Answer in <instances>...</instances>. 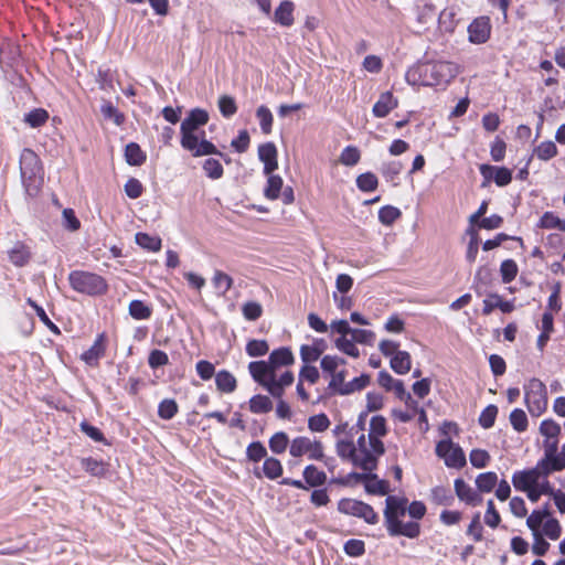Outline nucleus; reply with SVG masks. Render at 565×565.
I'll return each mask as SVG.
<instances>
[{
	"mask_svg": "<svg viewBox=\"0 0 565 565\" xmlns=\"http://www.w3.org/2000/svg\"><path fill=\"white\" fill-rule=\"evenodd\" d=\"M210 119L209 113L202 108L191 109L180 126L181 146L184 150L192 153L193 157H203L210 154H224L209 140L205 139V132L198 134L199 129L206 125Z\"/></svg>",
	"mask_w": 565,
	"mask_h": 565,
	"instance_id": "f257e3e1",
	"label": "nucleus"
},
{
	"mask_svg": "<svg viewBox=\"0 0 565 565\" xmlns=\"http://www.w3.org/2000/svg\"><path fill=\"white\" fill-rule=\"evenodd\" d=\"M458 74V66L447 61H427L411 67L406 79L412 85L436 86L449 83Z\"/></svg>",
	"mask_w": 565,
	"mask_h": 565,
	"instance_id": "f03ea898",
	"label": "nucleus"
},
{
	"mask_svg": "<svg viewBox=\"0 0 565 565\" xmlns=\"http://www.w3.org/2000/svg\"><path fill=\"white\" fill-rule=\"evenodd\" d=\"M21 178L29 195L38 194L42 180V163L31 149H24L20 156Z\"/></svg>",
	"mask_w": 565,
	"mask_h": 565,
	"instance_id": "7ed1b4c3",
	"label": "nucleus"
},
{
	"mask_svg": "<svg viewBox=\"0 0 565 565\" xmlns=\"http://www.w3.org/2000/svg\"><path fill=\"white\" fill-rule=\"evenodd\" d=\"M68 281L75 291L88 296H100L106 294L108 289V285L102 276L84 270L70 273Z\"/></svg>",
	"mask_w": 565,
	"mask_h": 565,
	"instance_id": "20e7f679",
	"label": "nucleus"
},
{
	"mask_svg": "<svg viewBox=\"0 0 565 565\" xmlns=\"http://www.w3.org/2000/svg\"><path fill=\"white\" fill-rule=\"evenodd\" d=\"M525 403L532 416L542 415L547 407V390L539 379H532L524 386Z\"/></svg>",
	"mask_w": 565,
	"mask_h": 565,
	"instance_id": "39448f33",
	"label": "nucleus"
},
{
	"mask_svg": "<svg viewBox=\"0 0 565 565\" xmlns=\"http://www.w3.org/2000/svg\"><path fill=\"white\" fill-rule=\"evenodd\" d=\"M339 512L352 516L363 519L369 524H376L379 522V515L374 509L363 502L355 499H341L338 503Z\"/></svg>",
	"mask_w": 565,
	"mask_h": 565,
	"instance_id": "423d86ee",
	"label": "nucleus"
},
{
	"mask_svg": "<svg viewBox=\"0 0 565 565\" xmlns=\"http://www.w3.org/2000/svg\"><path fill=\"white\" fill-rule=\"evenodd\" d=\"M551 473H553L552 470L537 461L535 467L515 472L512 476V483L516 490L525 491L535 487L539 480L547 478Z\"/></svg>",
	"mask_w": 565,
	"mask_h": 565,
	"instance_id": "0eeeda50",
	"label": "nucleus"
},
{
	"mask_svg": "<svg viewBox=\"0 0 565 565\" xmlns=\"http://www.w3.org/2000/svg\"><path fill=\"white\" fill-rule=\"evenodd\" d=\"M289 454L292 457L307 455L310 460H321L323 446L319 440H311L309 437L299 436L290 441Z\"/></svg>",
	"mask_w": 565,
	"mask_h": 565,
	"instance_id": "6e6552de",
	"label": "nucleus"
},
{
	"mask_svg": "<svg viewBox=\"0 0 565 565\" xmlns=\"http://www.w3.org/2000/svg\"><path fill=\"white\" fill-rule=\"evenodd\" d=\"M436 455L445 460L450 468H461L466 465L462 449L450 439L440 440L436 446Z\"/></svg>",
	"mask_w": 565,
	"mask_h": 565,
	"instance_id": "1a4fd4ad",
	"label": "nucleus"
},
{
	"mask_svg": "<svg viewBox=\"0 0 565 565\" xmlns=\"http://www.w3.org/2000/svg\"><path fill=\"white\" fill-rule=\"evenodd\" d=\"M408 500L405 497L387 495L385 500L384 521L386 529L401 523V518L406 514Z\"/></svg>",
	"mask_w": 565,
	"mask_h": 565,
	"instance_id": "9d476101",
	"label": "nucleus"
},
{
	"mask_svg": "<svg viewBox=\"0 0 565 565\" xmlns=\"http://www.w3.org/2000/svg\"><path fill=\"white\" fill-rule=\"evenodd\" d=\"M468 34L471 43H486L491 34L490 19L488 17L476 18L468 26Z\"/></svg>",
	"mask_w": 565,
	"mask_h": 565,
	"instance_id": "9b49d317",
	"label": "nucleus"
},
{
	"mask_svg": "<svg viewBox=\"0 0 565 565\" xmlns=\"http://www.w3.org/2000/svg\"><path fill=\"white\" fill-rule=\"evenodd\" d=\"M558 438H544L542 444L544 455L539 460L540 463H543L553 472H556L557 467L564 463L563 461L558 460L561 452L558 450Z\"/></svg>",
	"mask_w": 565,
	"mask_h": 565,
	"instance_id": "f8f14e48",
	"label": "nucleus"
},
{
	"mask_svg": "<svg viewBox=\"0 0 565 565\" xmlns=\"http://www.w3.org/2000/svg\"><path fill=\"white\" fill-rule=\"evenodd\" d=\"M455 492L458 499L462 502H465L468 505L477 507L481 504L482 497L481 494L475 490L472 487H470L463 479H456L455 483Z\"/></svg>",
	"mask_w": 565,
	"mask_h": 565,
	"instance_id": "ddd939ff",
	"label": "nucleus"
},
{
	"mask_svg": "<svg viewBox=\"0 0 565 565\" xmlns=\"http://www.w3.org/2000/svg\"><path fill=\"white\" fill-rule=\"evenodd\" d=\"M259 160L264 163V173L270 174L278 168L277 148L273 142H266L258 147Z\"/></svg>",
	"mask_w": 565,
	"mask_h": 565,
	"instance_id": "4468645a",
	"label": "nucleus"
},
{
	"mask_svg": "<svg viewBox=\"0 0 565 565\" xmlns=\"http://www.w3.org/2000/svg\"><path fill=\"white\" fill-rule=\"evenodd\" d=\"M398 100L391 92H385L380 95L379 100L374 104L372 113L377 118L386 117L391 110L396 108Z\"/></svg>",
	"mask_w": 565,
	"mask_h": 565,
	"instance_id": "2eb2a0df",
	"label": "nucleus"
},
{
	"mask_svg": "<svg viewBox=\"0 0 565 565\" xmlns=\"http://www.w3.org/2000/svg\"><path fill=\"white\" fill-rule=\"evenodd\" d=\"M9 260L17 267L25 266L31 257L32 253L29 246L21 242H17L9 250H8Z\"/></svg>",
	"mask_w": 565,
	"mask_h": 565,
	"instance_id": "dca6fc26",
	"label": "nucleus"
},
{
	"mask_svg": "<svg viewBox=\"0 0 565 565\" xmlns=\"http://www.w3.org/2000/svg\"><path fill=\"white\" fill-rule=\"evenodd\" d=\"M104 342L105 335L99 334L94 344L82 354V360L90 366H96L98 364V360L105 354L106 348Z\"/></svg>",
	"mask_w": 565,
	"mask_h": 565,
	"instance_id": "f3484780",
	"label": "nucleus"
},
{
	"mask_svg": "<svg viewBox=\"0 0 565 565\" xmlns=\"http://www.w3.org/2000/svg\"><path fill=\"white\" fill-rule=\"evenodd\" d=\"M495 308H499L504 313H510L514 310V303L512 301L502 300L497 294H491L489 298L483 300L482 313L488 316Z\"/></svg>",
	"mask_w": 565,
	"mask_h": 565,
	"instance_id": "a211bd4d",
	"label": "nucleus"
},
{
	"mask_svg": "<svg viewBox=\"0 0 565 565\" xmlns=\"http://www.w3.org/2000/svg\"><path fill=\"white\" fill-rule=\"evenodd\" d=\"M248 370L253 379L258 382L260 385L270 379L276 373L271 370V366L268 362L265 361H254L248 365Z\"/></svg>",
	"mask_w": 565,
	"mask_h": 565,
	"instance_id": "6ab92c4d",
	"label": "nucleus"
},
{
	"mask_svg": "<svg viewBox=\"0 0 565 565\" xmlns=\"http://www.w3.org/2000/svg\"><path fill=\"white\" fill-rule=\"evenodd\" d=\"M294 355L290 349L288 348H279L274 350L268 359V364L271 366V370L275 372L277 367L290 365L294 363Z\"/></svg>",
	"mask_w": 565,
	"mask_h": 565,
	"instance_id": "aec40b11",
	"label": "nucleus"
},
{
	"mask_svg": "<svg viewBox=\"0 0 565 565\" xmlns=\"http://www.w3.org/2000/svg\"><path fill=\"white\" fill-rule=\"evenodd\" d=\"M387 532L391 536L403 535L409 539H415L419 535L420 526L417 522L403 523L401 521V523H397V525L388 529Z\"/></svg>",
	"mask_w": 565,
	"mask_h": 565,
	"instance_id": "412c9836",
	"label": "nucleus"
},
{
	"mask_svg": "<svg viewBox=\"0 0 565 565\" xmlns=\"http://www.w3.org/2000/svg\"><path fill=\"white\" fill-rule=\"evenodd\" d=\"M391 367L397 374H406L412 367L411 354L406 351H397L391 359Z\"/></svg>",
	"mask_w": 565,
	"mask_h": 565,
	"instance_id": "4be33fe9",
	"label": "nucleus"
},
{
	"mask_svg": "<svg viewBox=\"0 0 565 565\" xmlns=\"http://www.w3.org/2000/svg\"><path fill=\"white\" fill-rule=\"evenodd\" d=\"M353 465L360 467L364 471L371 472L376 468L377 457L373 455L370 450L366 451H358L352 459Z\"/></svg>",
	"mask_w": 565,
	"mask_h": 565,
	"instance_id": "5701e85b",
	"label": "nucleus"
},
{
	"mask_svg": "<svg viewBox=\"0 0 565 565\" xmlns=\"http://www.w3.org/2000/svg\"><path fill=\"white\" fill-rule=\"evenodd\" d=\"M215 384L217 390L223 393H233L237 386V382L234 375L225 370H222L216 373Z\"/></svg>",
	"mask_w": 565,
	"mask_h": 565,
	"instance_id": "b1692460",
	"label": "nucleus"
},
{
	"mask_svg": "<svg viewBox=\"0 0 565 565\" xmlns=\"http://www.w3.org/2000/svg\"><path fill=\"white\" fill-rule=\"evenodd\" d=\"M294 3L282 1L275 11V21L284 26H290L294 23Z\"/></svg>",
	"mask_w": 565,
	"mask_h": 565,
	"instance_id": "393cba45",
	"label": "nucleus"
},
{
	"mask_svg": "<svg viewBox=\"0 0 565 565\" xmlns=\"http://www.w3.org/2000/svg\"><path fill=\"white\" fill-rule=\"evenodd\" d=\"M125 158L130 166H141L147 159L146 153L136 142H130L126 146Z\"/></svg>",
	"mask_w": 565,
	"mask_h": 565,
	"instance_id": "a878e982",
	"label": "nucleus"
},
{
	"mask_svg": "<svg viewBox=\"0 0 565 565\" xmlns=\"http://www.w3.org/2000/svg\"><path fill=\"white\" fill-rule=\"evenodd\" d=\"M303 478L306 483L310 487H320L327 481L326 473L313 465H309L305 468Z\"/></svg>",
	"mask_w": 565,
	"mask_h": 565,
	"instance_id": "bb28decb",
	"label": "nucleus"
},
{
	"mask_svg": "<svg viewBox=\"0 0 565 565\" xmlns=\"http://www.w3.org/2000/svg\"><path fill=\"white\" fill-rule=\"evenodd\" d=\"M430 500L438 505L450 507L454 503V495L448 488L438 486L431 489Z\"/></svg>",
	"mask_w": 565,
	"mask_h": 565,
	"instance_id": "cd10ccee",
	"label": "nucleus"
},
{
	"mask_svg": "<svg viewBox=\"0 0 565 565\" xmlns=\"http://www.w3.org/2000/svg\"><path fill=\"white\" fill-rule=\"evenodd\" d=\"M267 175V185L264 190V194L269 200H277L280 196L284 181L279 175L273 173Z\"/></svg>",
	"mask_w": 565,
	"mask_h": 565,
	"instance_id": "c85d7f7f",
	"label": "nucleus"
},
{
	"mask_svg": "<svg viewBox=\"0 0 565 565\" xmlns=\"http://www.w3.org/2000/svg\"><path fill=\"white\" fill-rule=\"evenodd\" d=\"M256 118L258 119V122H259L263 134L269 135L273 130V121H274V117H273L270 109L265 105H260L256 109Z\"/></svg>",
	"mask_w": 565,
	"mask_h": 565,
	"instance_id": "c756f323",
	"label": "nucleus"
},
{
	"mask_svg": "<svg viewBox=\"0 0 565 565\" xmlns=\"http://www.w3.org/2000/svg\"><path fill=\"white\" fill-rule=\"evenodd\" d=\"M273 409V402L268 396L254 395L249 399V411L254 414H266Z\"/></svg>",
	"mask_w": 565,
	"mask_h": 565,
	"instance_id": "7c9ffc66",
	"label": "nucleus"
},
{
	"mask_svg": "<svg viewBox=\"0 0 565 565\" xmlns=\"http://www.w3.org/2000/svg\"><path fill=\"white\" fill-rule=\"evenodd\" d=\"M264 476L270 480H275L282 475L281 462L275 457H266L263 463Z\"/></svg>",
	"mask_w": 565,
	"mask_h": 565,
	"instance_id": "2f4dec72",
	"label": "nucleus"
},
{
	"mask_svg": "<svg viewBox=\"0 0 565 565\" xmlns=\"http://www.w3.org/2000/svg\"><path fill=\"white\" fill-rule=\"evenodd\" d=\"M497 483L498 476L492 471L480 473L476 479V486L480 492H491Z\"/></svg>",
	"mask_w": 565,
	"mask_h": 565,
	"instance_id": "473e14b6",
	"label": "nucleus"
},
{
	"mask_svg": "<svg viewBox=\"0 0 565 565\" xmlns=\"http://www.w3.org/2000/svg\"><path fill=\"white\" fill-rule=\"evenodd\" d=\"M129 315L136 320H146L151 317L152 309L141 300H132L128 307Z\"/></svg>",
	"mask_w": 565,
	"mask_h": 565,
	"instance_id": "72a5a7b5",
	"label": "nucleus"
},
{
	"mask_svg": "<svg viewBox=\"0 0 565 565\" xmlns=\"http://www.w3.org/2000/svg\"><path fill=\"white\" fill-rule=\"evenodd\" d=\"M136 243L150 252H158L161 248V238L158 236H151L147 233H137Z\"/></svg>",
	"mask_w": 565,
	"mask_h": 565,
	"instance_id": "f704fd0d",
	"label": "nucleus"
},
{
	"mask_svg": "<svg viewBox=\"0 0 565 565\" xmlns=\"http://www.w3.org/2000/svg\"><path fill=\"white\" fill-rule=\"evenodd\" d=\"M268 445L274 454H284L289 445L288 435L285 431H278L269 438Z\"/></svg>",
	"mask_w": 565,
	"mask_h": 565,
	"instance_id": "c9c22d12",
	"label": "nucleus"
},
{
	"mask_svg": "<svg viewBox=\"0 0 565 565\" xmlns=\"http://www.w3.org/2000/svg\"><path fill=\"white\" fill-rule=\"evenodd\" d=\"M544 537L556 541L562 535V526L555 518L547 519L541 527Z\"/></svg>",
	"mask_w": 565,
	"mask_h": 565,
	"instance_id": "e433bc0d",
	"label": "nucleus"
},
{
	"mask_svg": "<svg viewBox=\"0 0 565 565\" xmlns=\"http://www.w3.org/2000/svg\"><path fill=\"white\" fill-rule=\"evenodd\" d=\"M47 119L49 113L43 108H35L24 116V121L32 128L43 126Z\"/></svg>",
	"mask_w": 565,
	"mask_h": 565,
	"instance_id": "4c0bfd02",
	"label": "nucleus"
},
{
	"mask_svg": "<svg viewBox=\"0 0 565 565\" xmlns=\"http://www.w3.org/2000/svg\"><path fill=\"white\" fill-rule=\"evenodd\" d=\"M82 468L95 477H102L106 473L107 468L104 461L94 458L82 459Z\"/></svg>",
	"mask_w": 565,
	"mask_h": 565,
	"instance_id": "58836bf2",
	"label": "nucleus"
},
{
	"mask_svg": "<svg viewBox=\"0 0 565 565\" xmlns=\"http://www.w3.org/2000/svg\"><path fill=\"white\" fill-rule=\"evenodd\" d=\"M379 185L377 177L372 172H365L356 178V186L362 192H373Z\"/></svg>",
	"mask_w": 565,
	"mask_h": 565,
	"instance_id": "ea45409f",
	"label": "nucleus"
},
{
	"mask_svg": "<svg viewBox=\"0 0 565 565\" xmlns=\"http://www.w3.org/2000/svg\"><path fill=\"white\" fill-rule=\"evenodd\" d=\"M365 491L370 494L386 495L391 491L390 483L381 480L375 475V479H370L365 484Z\"/></svg>",
	"mask_w": 565,
	"mask_h": 565,
	"instance_id": "a19ab883",
	"label": "nucleus"
},
{
	"mask_svg": "<svg viewBox=\"0 0 565 565\" xmlns=\"http://www.w3.org/2000/svg\"><path fill=\"white\" fill-rule=\"evenodd\" d=\"M370 383V376L367 374H362L352 381L348 382L343 390L340 391V395H350L354 392L361 391L366 387Z\"/></svg>",
	"mask_w": 565,
	"mask_h": 565,
	"instance_id": "79ce46f5",
	"label": "nucleus"
},
{
	"mask_svg": "<svg viewBox=\"0 0 565 565\" xmlns=\"http://www.w3.org/2000/svg\"><path fill=\"white\" fill-rule=\"evenodd\" d=\"M510 423L514 430L522 433L525 431L529 425L527 416L521 408H515L510 414Z\"/></svg>",
	"mask_w": 565,
	"mask_h": 565,
	"instance_id": "37998d69",
	"label": "nucleus"
},
{
	"mask_svg": "<svg viewBox=\"0 0 565 565\" xmlns=\"http://www.w3.org/2000/svg\"><path fill=\"white\" fill-rule=\"evenodd\" d=\"M534 153L539 159L547 161L557 154V147L553 141H543L534 149Z\"/></svg>",
	"mask_w": 565,
	"mask_h": 565,
	"instance_id": "c03bdc74",
	"label": "nucleus"
},
{
	"mask_svg": "<svg viewBox=\"0 0 565 565\" xmlns=\"http://www.w3.org/2000/svg\"><path fill=\"white\" fill-rule=\"evenodd\" d=\"M248 460L258 462L267 457V449L260 441H253L246 449Z\"/></svg>",
	"mask_w": 565,
	"mask_h": 565,
	"instance_id": "a18cd8bd",
	"label": "nucleus"
},
{
	"mask_svg": "<svg viewBox=\"0 0 565 565\" xmlns=\"http://www.w3.org/2000/svg\"><path fill=\"white\" fill-rule=\"evenodd\" d=\"M218 109L223 117L230 118L237 111L235 99L228 95H222L218 98Z\"/></svg>",
	"mask_w": 565,
	"mask_h": 565,
	"instance_id": "49530a36",
	"label": "nucleus"
},
{
	"mask_svg": "<svg viewBox=\"0 0 565 565\" xmlns=\"http://www.w3.org/2000/svg\"><path fill=\"white\" fill-rule=\"evenodd\" d=\"M178 413V404L174 399L166 398L158 407V415L160 418L169 420Z\"/></svg>",
	"mask_w": 565,
	"mask_h": 565,
	"instance_id": "de8ad7c7",
	"label": "nucleus"
},
{
	"mask_svg": "<svg viewBox=\"0 0 565 565\" xmlns=\"http://www.w3.org/2000/svg\"><path fill=\"white\" fill-rule=\"evenodd\" d=\"M203 170L210 179L217 180L222 178L224 170L218 160L209 158L203 162Z\"/></svg>",
	"mask_w": 565,
	"mask_h": 565,
	"instance_id": "09e8293b",
	"label": "nucleus"
},
{
	"mask_svg": "<svg viewBox=\"0 0 565 565\" xmlns=\"http://www.w3.org/2000/svg\"><path fill=\"white\" fill-rule=\"evenodd\" d=\"M100 111L106 119L113 120L117 126L125 121V116L111 103L106 102L102 105Z\"/></svg>",
	"mask_w": 565,
	"mask_h": 565,
	"instance_id": "8fccbe9b",
	"label": "nucleus"
},
{
	"mask_svg": "<svg viewBox=\"0 0 565 565\" xmlns=\"http://www.w3.org/2000/svg\"><path fill=\"white\" fill-rule=\"evenodd\" d=\"M335 347L343 353L358 358L360 355L359 349L355 345V341L351 338H344L340 337L335 340Z\"/></svg>",
	"mask_w": 565,
	"mask_h": 565,
	"instance_id": "3c124183",
	"label": "nucleus"
},
{
	"mask_svg": "<svg viewBox=\"0 0 565 565\" xmlns=\"http://www.w3.org/2000/svg\"><path fill=\"white\" fill-rule=\"evenodd\" d=\"M401 216V211L392 205L380 209L379 220L384 225H392Z\"/></svg>",
	"mask_w": 565,
	"mask_h": 565,
	"instance_id": "603ef678",
	"label": "nucleus"
},
{
	"mask_svg": "<svg viewBox=\"0 0 565 565\" xmlns=\"http://www.w3.org/2000/svg\"><path fill=\"white\" fill-rule=\"evenodd\" d=\"M467 234L470 235V242L467 247L466 258L469 263H473L479 250V236L473 227H469Z\"/></svg>",
	"mask_w": 565,
	"mask_h": 565,
	"instance_id": "864d4df0",
	"label": "nucleus"
},
{
	"mask_svg": "<svg viewBox=\"0 0 565 565\" xmlns=\"http://www.w3.org/2000/svg\"><path fill=\"white\" fill-rule=\"evenodd\" d=\"M361 158V153L356 147L348 146L345 147L340 156V162L344 166L352 167L355 166Z\"/></svg>",
	"mask_w": 565,
	"mask_h": 565,
	"instance_id": "5fc2aeb1",
	"label": "nucleus"
},
{
	"mask_svg": "<svg viewBox=\"0 0 565 565\" xmlns=\"http://www.w3.org/2000/svg\"><path fill=\"white\" fill-rule=\"evenodd\" d=\"M500 273L502 281L511 282L518 275V265L513 259H505L501 263Z\"/></svg>",
	"mask_w": 565,
	"mask_h": 565,
	"instance_id": "6e6d98bb",
	"label": "nucleus"
},
{
	"mask_svg": "<svg viewBox=\"0 0 565 565\" xmlns=\"http://www.w3.org/2000/svg\"><path fill=\"white\" fill-rule=\"evenodd\" d=\"M329 426H330V420H329L328 416L323 413L313 415V416L309 417V419H308V428L311 431L321 433V431L327 430L329 428Z\"/></svg>",
	"mask_w": 565,
	"mask_h": 565,
	"instance_id": "4d7b16f0",
	"label": "nucleus"
},
{
	"mask_svg": "<svg viewBox=\"0 0 565 565\" xmlns=\"http://www.w3.org/2000/svg\"><path fill=\"white\" fill-rule=\"evenodd\" d=\"M498 415V407L495 405H489L487 406L480 417H479V424L481 427L489 429L494 425L495 417Z\"/></svg>",
	"mask_w": 565,
	"mask_h": 565,
	"instance_id": "13d9d810",
	"label": "nucleus"
},
{
	"mask_svg": "<svg viewBox=\"0 0 565 565\" xmlns=\"http://www.w3.org/2000/svg\"><path fill=\"white\" fill-rule=\"evenodd\" d=\"M387 434L385 417L381 415L373 416L370 420L369 435L384 437Z\"/></svg>",
	"mask_w": 565,
	"mask_h": 565,
	"instance_id": "bf43d9fd",
	"label": "nucleus"
},
{
	"mask_svg": "<svg viewBox=\"0 0 565 565\" xmlns=\"http://www.w3.org/2000/svg\"><path fill=\"white\" fill-rule=\"evenodd\" d=\"M268 350L269 347L265 340H250L246 344V353L249 356H263Z\"/></svg>",
	"mask_w": 565,
	"mask_h": 565,
	"instance_id": "052dcab7",
	"label": "nucleus"
},
{
	"mask_svg": "<svg viewBox=\"0 0 565 565\" xmlns=\"http://www.w3.org/2000/svg\"><path fill=\"white\" fill-rule=\"evenodd\" d=\"M532 552L536 556H544L550 550V543L544 539L542 532L532 533Z\"/></svg>",
	"mask_w": 565,
	"mask_h": 565,
	"instance_id": "680f3d73",
	"label": "nucleus"
},
{
	"mask_svg": "<svg viewBox=\"0 0 565 565\" xmlns=\"http://www.w3.org/2000/svg\"><path fill=\"white\" fill-rule=\"evenodd\" d=\"M345 376H347L345 370H341V371H337V372L332 373L328 388L333 394L340 395V391L343 390V386H345V384L348 383V382H345Z\"/></svg>",
	"mask_w": 565,
	"mask_h": 565,
	"instance_id": "e2e57ef3",
	"label": "nucleus"
},
{
	"mask_svg": "<svg viewBox=\"0 0 565 565\" xmlns=\"http://www.w3.org/2000/svg\"><path fill=\"white\" fill-rule=\"evenodd\" d=\"M540 433L545 438H558L561 435V426L552 419H545L540 425Z\"/></svg>",
	"mask_w": 565,
	"mask_h": 565,
	"instance_id": "0e129e2a",
	"label": "nucleus"
},
{
	"mask_svg": "<svg viewBox=\"0 0 565 565\" xmlns=\"http://www.w3.org/2000/svg\"><path fill=\"white\" fill-rule=\"evenodd\" d=\"M242 311L246 320L255 321L260 318L263 308L262 305L256 301H248L243 305Z\"/></svg>",
	"mask_w": 565,
	"mask_h": 565,
	"instance_id": "69168bd1",
	"label": "nucleus"
},
{
	"mask_svg": "<svg viewBox=\"0 0 565 565\" xmlns=\"http://www.w3.org/2000/svg\"><path fill=\"white\" fill-rule=\"evenodd\" d=\"M356 448L352 440H339L337 443V454L343 459H350L352 461L355 456Z\"/></svg>",
	"mask_w": 565,
	"mask_h": 565,
	"instance_id": "338daca9",
	"label": "nucleus"
},
{
	"mask_svg": "<svg viewBox=\"0 0 565 565\" xmlns=\"http://www.w3.org/2000/svg\"><path fill=\"white\" fill-rule=\"evenodd\" d=\"M322 348L303 344L300 348V356L305 363L317 361L322 354Z\"/></svg>",
	"mask_w": 565,
	"mask_h": 565,
	"instance_id": "774afa93",
	"label": "nucleus"
}]
</instances>
